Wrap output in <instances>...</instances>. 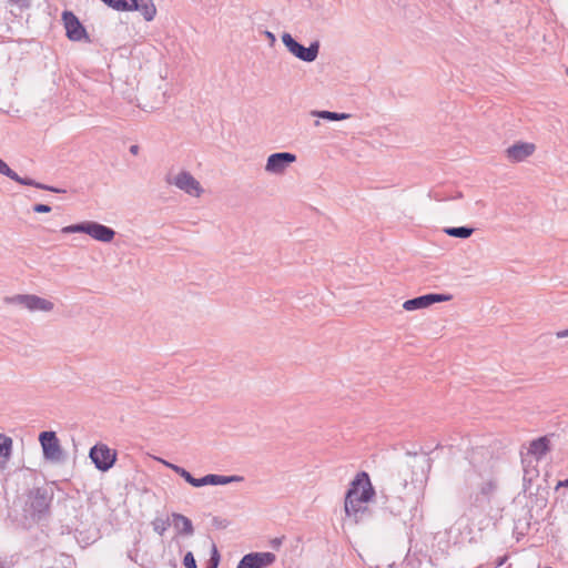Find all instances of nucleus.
<instances>
[{
	"label": "nucleus",
	"instance_id": "nucleus-2",
	"mask_svg": "<svg viewBox=\"0 0 568 568\" xmlns=\"http://www.w3.org/2000/svg\"><path fill=\"white\" fill-rule=\"evenodd\" d=\"M468 458L470 468L464 474L465 485H471L475 478L480 479L468 495L469 511L479 514L490 507L498 491L499 459L486 447L473 448Z\"/></svg>",
	"mask_w": 568,
	"mask_h": 568
},
{
	"label": "nucleus",
	"instance_id": "nucleus-38",
	"mask_svg": "<svg viewBox=\"0 0 568 568\" xmlns=\"http://www.w3.org/2000/svg\"><path fill=\"white\" fill-rule=\"evenodd\" d=\"M270 40H271V43H270V44H271V47H273V45H274V42H275V40H276V38H270Z\"/></svg>",
	"mask_w": 568,
	"mask_h": 568
},
{
	"label": "nucleus",
	"instance_id": "nucleus-26",
	"mask_svg": "<svg viewBox=\"0 0 568 568\" xmlns=\"http://www.w3.org/2000/svg\"><path fill=\"white\" fill-rule=\"evenodd\" d=\"M219 564H220V554H219L215 545H213L212 555H211V558L205 568H217Z\"/></svg>",
	"mask_w": 568,
	"mask_h": 568
},
{
	"label": "nucleus",
	"instance_id": "nucleus-3",
	"mask_svg": "<svg viewBox=\"0 0 568 568\" xmlns=\"http://www.w3.org/2000/svg\"><path fill=\"white\" fill-rule=\"evenodd\" d=\"M53 496V488L49 485L33 487L28 491L26 506L33 519L41 520L50 515Z\"/></svg>",
	"mask_w": 568,
	"mask_h": 568
},
{
	"label": "nucleus",
	"instance_id": "nucleus-33",
	"mask_svg": "<svg viewBox=\"0 0 568 568\" xmlns=\"http://www.w3.org/2000/svg\"><path fill=\"white\" fill-rule=\"evenodd\" d=\"M409 467H412V465L406 464V465L403 467V469H399V470H398V477H400L402 475H405L406 470H407Z\"/></svg>",
	"mask_w": 568,
	"mask_h": 568
},
{
	"label": "nucleus",
	"instance_id": "nucleus-17",
	"mask_svg": "<svg viewBox=\"0 0 568 568\" xmlns=\"http://www.w3.org/2000/svg\"><path fill=\"white\" fill-rule=\"evenodd\" d=\"M62 22L65 36H88L85 28L72 11L65 10L62 12Z\"/></svg>",
	"mask_w": 568,
	"mask_h": 568
},
{
	"label": "nucleus",
	"instance_id": "nucleus-37",
	"mask_svg": "<svg viewBox=\"0 0 568 568\" xmlns=\"http://www.w3.org/2000/svg\"><path fill=\"white\" fill-rule=\"evenodd\" d=\"M263 36L268 37V36H274V34L271 31L265 30L263 32Z\"/></svg>",
	"mask_w": 568,
	"mask_h": 568
},
{
	"label": "nucleus",
	"instance_id": "nucleus-24",
	"mask_svg": "<svg viewBox=\"0 0 568 568\" xmlns=\"http://www.w3.org/2000/svg\"><path fill=\"white\" fill-rule=\"evenodd\" d=\"M108 7L116 11H130L129 2L131 0H101Z\"/></svg>",
	"mask_w": 568,
	"mask_h": 568
},
{
	"label": "nucleus",
	"instance_id": "nucleus-39",
	"mask_svg": "<svg viewBox=\"0 0 568 568\" xmlns=\"http://www.w3.org/2000/svg\"><path fill=\"white\" fill-rule=\"evenodd\" d=\"M407 455H408V456H414V457H415V456H416V453H414V454H413V453L408 452V453H407Z\"/></svg>",
	"mask_w": 568,
	"mask_h": 568
},
{
	"label": "nucleus",
	"instance_id": "nucleus-12",
	"mask_svg": "<svg viewBox=\"0 0 568 568\" xmlns=\"http://www.w3.org/2000/svg\"><path fill=\"white\" fill-rule=\"evenodd\" d=\"M296 161V155L290 152L273 153L267 158L265 171L272 174H283Z\"/></svg>",
	"mask_w": 568,
	"mask_h": 568
},
{
	"label": "nucleus",
	"instance_id": "nucleus-42",
	"mask_svg": "<svg viewBox=\"0 0 568 568\" xmlns=\"http://www.w3.org/2000/svg\"><path fill=\"white\" fill-rule=\"evenodd\" d=\"M0 568H4V565L1 560H0Z\"/></svg>",
	"mask_w": 568,
	"mask_h": 568
},
{
	"label": "nucleus",
	"instance_id": "nucleus-7",
	"mask_svg": "<svg viewBox=\"0 0 568 568\" xmlns=\"http://www.w3.org/2000/svg\"><path fill=\"white\" fill-rule=\"evenodd\" d=\"M283 43L287 50L297 59L305 62H313L316 60L320 51V42L313 41L308 47L300 43L296 38H282Z\"/></svg>",
	"mask_w": 568,
	"mask_h": 568
},
{
	"label": "nucleus",
	"instance_id": "nucleus-28",
	"mask_svg": "<svg viewBox=\"0 0 568 568\" xmlns=\"http://www.w3.org/2000/svg\"><path fill=\"white\" fill-rule=\"evenodd\" d=\"M164 464H165V466L171 468L174 473H176L179 476L184 478V476H185V474L187 471L185 468H183L181 466H178V465H174V464H171V463H168V462H165Z\"/></svg>",
	"mask_w": 568,
	"mask_h": 568
},
{
	"label": "nucleus",
	"instance_id": "nucleus-4",
	"mask_svg": "<svg viewBox=\"0 0 568 568\" xmlns=\"http://www.w3.org/2000/svg\"><path fill=\"white\" fill-rule=\"evenodd\" d=\"M61 233H84L91 236L92 239L103 243L111 242L115 236V231L113 229L94 221H84L81 223L64 226L61 229Z\"/></svg>",
	"mask_w": 568,
	"mask_h": 568
},
{
	"label": "nucleus",
	"instance_id": "nucleus-11",
	"mask_svg": "<svg viewBox=\"0 0 568 568\" xmlns=\"http://www.w3.org/2000/svg\"><path fill=\"white\" fill-rule=\"evenodd\" d=\"M183 479L193 487H202L205 485H227L231 483H237L242 481L243 477L237 475L223 476L216 474H209L202 478H195L194 475H192L190 471H186Z\"/></svg>",
	"mask_w": 568,
	"mask_h": 568
},
{
	"label": "nucleus",
	"instance_id": "nucleus-29",
	"mask_svg": "<svg viewBox=\"0 0 568 568\" xmlns=\"http://www.w3.org/2000/svg\"><path fill=\"white\" fill-rule=\"evenodd\" d=\"M164 464H165V466L171 468L174 473H176L179 476L184 478V476H185V474L187 471L185 468H183L181 466H178V465H174V464H171V463H168V462H165Z\"/></svg>",
	"mask_w": 568,
	"mask_h": 568
},
{
	"label": "nucleus",
	"instance_id": "nucleus-40",
	"mask_svg": "<svg viewBox=\"0 0 568 568\" xmlns=\"http://www.w3.org/2000/svg\"><path fill=\"white\" fill-rule=\"evenodd\" d=\"M406 486H407V479H404L403 487H406Z\"/></svg>",
	"mask_w": 568,
	"mask_h": 568
},
{
	"label": "nucleus",
	"instance_id": "nucleus-19",
	"mask_svg": "<svg viewBox=\"0 0 568 568\" xmlns=\"http://www.w3.org/2000/svg\"><path fill=\"white\" fill-rule=\"evenodd\" d=\"M129 7L130 11H139L146 21L153 20L156 14L153 0H131Z\"/></svg>",
	"mask_w": 568,
	"mask_h": 568
},
{
	"label": "nucleus",
	"instance_id": "nucleus-8",
	"mask_svg": "<svg viewBox=\"0 0 568 568\" xmlns=\"http://www.w3.org/2000/svg\"><path fill=\"white\" fill-rule=\"evenodd\" d=\"M89 457L97 469L106 471L112 468L116 462V450L109 448L105 444L99 443L91 447Z\"/></svg>",
	"mask_w": 568,
	"mask_h": 568
},
{
	"label": "nucleus",
	"instance_id": "nucleus-35",
	"mask_svg": "<svg viewBox=\"0 0 568 568\" xmlns=\"http://www.w3.org/2000/svg\"><path fill=\"white\" fill-rule=\"evenodd\" d=\"M560 487H568V479H565V480H560L558 481L557 484V489L560 488Z\"/></svg>",
	"mask_w": 568,
	"mask_h": 568
},
{
	"label": "nucleus",
	"instance_id": "nucleus-6",
	"mask_svg": "<svg viewBox=\"0 0 568 568\" xmlns=\"http://www.w3.org/2000/svg\"><path fill=\"white\" fill-rule=\"evenodd\" d=\"M4 302L8 304H19L30 312H51L54 307V304L51 301L34 294H17L14 296L6 297Z\"/></svg>",
	"mask_w": 568,
	"mask_h": 568
},
{
	"label": "nucleus",
	"instance_id": "nucleus-15",
	"mask_svg": "<svg viewBox=\"0 0 568 568\" xmlns=\"http://www.w3.org/2000/svg\"><path fill=\"white\" fill-rule=\"evenodd\" d=\"M0 173L6 175L7 178L22 184V185H28V186H34L37 189H41V190H47V191H51V192H54V193H61V192H64L63 190L61 189H57V187H53V186H50V185H45V184H42V183H39L30 178H21L13 170H11L8 164L0 159Z\"/></svg>",
	"mask_w": 568,
	"mask_h": 568
},
{
	"label": "nucleus",
	"instance_id": "nucleus-18",
	"mask_svg": "<svg viewBox=\"0 0 568 568\" xmlns=\"http://www.w3.org/2000/svg\"><path fill=\"white\" fill-rule=\"evenodd\" d=\"M551 449L550 439L548 436H541L530 442L528 454L534 456L537 460H541Z\"/></svg>",
	"mask_w": 568,
	"mask_h": 568
},
{
	"label": "nucleus",
	"instance_id": "nucleus-31",
	"mask_svg": "<svg viewBox=\"0 0 568 568\" xmlns=\"http://www.w3.org/2000/svg\"><path fill=\"white\" fill-rule=\"evenodd\" d=\"M557 338L568 337V328L556 333Z\"/></svg>",
	"mask_w": 568,
	"mask_h": 568
},
{
	"label": "nucleus",
	"instance_id": "nucleus-9",
	"mask_svg": "<svg viewBox=\"0 0 568 568\" xmlns=\"http://www.w3.org/2000/svg\"><path fill=\"white\" fill-rule=\"evenodd\" d=\"M39 442L47 460L61 462L63 459V450L54 432L40 433Z\"/></svg>",
	"mask_w": 568,
	"mask_h": 568
},
{
	"label": "nucleus",
	"instance_id": "nucleus-1",
	"mask_svg": "<svg viewBox=\"0 0 568 568\" xmlns=\"http://www.w3.org/2000/svg\"><path fill=\"white\" fill-rule=\"evenodd\" d=\"M376 491L366 471H359L351 481L344 498L346 518L356 525L385 527L399 517L405 508L400 498L385 496L383 506L371 505Z\"/></svg>",
	"mask_w": 568,
	"mask_h": 568
},
{
	"label": "nucleus",
	"instance_id": "nucleus-22",
	"mask_svg": "<svg viewBox=\"0 0 568 568\" xmlns=\"http://www.w3.org/2000/svg\"><path fill=\"white\" fill-rule=\"evenodd\" d=\"M311 114L313 116H316V118H320L323 120H328V121H342V120H347L351 118L349 113H338V112L326 111V110H323V111L314 110L311 112Z\"/></svg>",
	"mask_w": 568,
	"mask_h": 568
},
{
	"label": "nucleus",
	"instance_id": "nucleus-10",
	"mask_svg": "<svg viewBox=\"0 0 568 568\" xmlns=\"http://www.w3.org/2000/svg\"><path fill=\"white\" fill-rule=\"evenodd\" d=\"M166 183L175 185L178 189L192 196L199 197L203 193V187L200 182L187 171L180 172L173 179L166 176Z\"/></svg>",
	"mask_w": 568,
	"mask_h": 568
},
{
	"label": "nucleus",
	"instance_id": "nucleus-20",
	"mask_svg": "<svg viewBox=\"0 0 568 568\" xmlns=\"http://www.w3.org/2000/svg\"><path fill=\"white\" fill-rule=\"evenodd\" d=\"M12 448L13 439L6 434H0V473L7 469L12 455Z\"/></svg>",
	"mask_w": 568,
	"mask_h": 568
},
{
	"label": "nucleus",
	"instance_id": "nucleus-43",
	"mask_svg": "<svg viewBox=\"0 0 568 568\" xmlns=\"http://www.w3.org/2000/svg\"><path fill=\"white\" fill-rule=\"evenodd\" d=\"M566 74H567V77H568V68L566 69Z\"/></svg>",
	"mask_w": 568,
	"mask_h": 568
},
{
	"label": "nucleus",
	"instance_id": "nucleus-34",
	"mask_svg": "<svg viewBox=\"0 0 568 568\" xmlns=\"http://www.w3.org/2000/svg\"><path fill=\"white\" fill-rule=\"evenodd\" d=\"M376 568H396L394 562H387L386 565H377Z\"/></svg>",
	"mask_w": 568,
	"mask_h": 568
},
{
	"label": "nucleus",
	"instance_id": "nucleus-36",
	"mask_svg": "<svg viewBox=\"0 0 568 568\" xmlns=\"http://www.w3.org/2000/svg\"><path fill=\"white\" fill-rule=\"evenodd\" d=\"M69 39L70 40H77V41L84 39L85 41L91 42V38H80V37H77V38H69Z\"/></svg>",
	"mask_w": 568,
	"mask_h": 568
},
{
	"label": "nucleus",
	"instance_id": "nucleus-13",
	"mask_svg": "<svg viewBox=\"0 0 568 568\" xmlns=\"http://www.w3.org/2000/svg\"><path fill=\"white\" fill-rule=\"evenodd\" d=\"M450 300L452 295L429 293L405 301L403 307L406 311H415L426 308L434 303L447 302Z\"/></svg>",
	"mask_w": 568,
	"mask_h": 568
},
{
	"label": "nucleus",
	"instance_id": "nucleus-23",
	"mask_svg": "<svg viewBox=\"0 0 568 568\" xmlns=\"http://www.w3.org/2000/svg\"><path fill=\"white\" fill-rule=\"evenodd\" d=\"M475 229L469 226H450L444 229V232L458 239H468L473 235Z\"/></svg>",
	"mask_w": 568,
	"mask_h": 568
},
{
	"label": "nucleus",
	"instance_id": "nucleus-5",
	"mask_svg": "<svg viewBox=\"0 0 568 568\" xmlns=\"http://www.w3.org/2000/svg\"><path fill=\"white\" fill-rule=\"evenodd\" d=\"M139 105L144 111H153L166 103V89L162 85H145L141 89Z\"/></svg>",
	"mask_w": 568,
	"mask_h": 568
},
{
	"label": "nucleus",
	"instance_id": "nucleus-30",
	"mask_svg": "<svg viewBox=\"0 0 568 568\" xmlns=\"http://www.w3.org/2000/svg\"><path fill=\"white\" fill-rule=\"evenodd\" d=\"M51 206H49L48 204L38 203L33 205V211L36 213H49L51 212Z\"/></svg>",
	"mask_w": 568,
	"mask_h": 568
},
{
	"label": "nucleus",
	"instance_id": "nucleus-32",
	"mask_svg": "<svg viewBox=\"0 0 568 568\" xmlns=\"http://www.w3.org/2000/svg\"><path fill=\"white\" fill-rule=\"evenodd\" d=\"M139 150H140V148L136 144H133V145L130 146V153L133 154V155H138Z\"/></svg>",
	"mask_w": 568,
	"mask_h": 568
},
{
	"label": "nucleus",
	"instance_id": "nucleus-14",
	"mask_svg": "<svg viewBox=\"0 0 568 568\" xmlns=\"http://www.w3.org/2000/svg\"><path fill=\"white\" fill-rule=\"evenodd\" d=\"M276 559L273 552H251L245 555L236 568H265Z\"/></svg>",
	"mask_w": 568,
	"mask_h": 568
},
{
	"label": "nucleus",
	"instance_id": "nucleus-16",
	"mask_svg": "<svg viewBox=\"0 0 568 568\" xmlns=\"http://www.w3.org/2000/svg\"><path fill=\"white\" fill-rule=\"evenodd\" d=\"M535 144L528 142H517L506 149V158L511 163H518L529 158L535 152Z\"/></svg>",
	"mask_w": 568,
	"mask_h": 568
},
{
	"label": "nucleus",
	"instance_id": "nucleus-25",
	"mask_svg": "<svg viewBox=\"0 0 568 568\" xmlns=\"http://www.w3.org/2000/svg\"><path fill=\"white\" fill-rule=\"evenodd\" d=\"M152 525H153L154 531H156L160 536H163L165 530L168 529V527L172 524H171L170 519L164 520V519L156 518L155 520H153Z\"/></svg>",
	"mask_w": 568,
	"mask_h": 568
},
{
	"label": "nucleus",
	"instance_id": "nucleus-41",
	"mask_svg": "<svg viewBox=\"0 0 568 568\" xmlns=\"http://www.w3.org/2000/svg\"><path fill=\"white\" fill-rule=\"evenodd\" d=\"M282 36H283V37H286V36H291V34H290V33H287V32H283V33H282Z\"/></svg>",
	"mask_w": 568,
	"mask_h": 568
},
{
	"label": "nucleus",
	"instance_id": "nucleus-27",
	"mask_svg": "<svg viewBox=\"0 0 568 568\" xmlns=\"http://www.w3.org/2000/svg\"><path fill=\"white\" fill-rule=\"evenodd\" d=\"M183 564L185 568H197L196 560L191 551L185 554Z\"/></svg>",
	"mask_w": 568,
	"mask_h": 568
},
{
	"label": "nucleus",
	"instance_id": "nucleus-21",
	"mask_svg": "<svg viewBox=\"0 0 568 568\" xmlns=\"http://www.w3.org/2000/svg\"><path fill=\"white\" fill-rule=\"evenodd\" d=\"M171 524L179 531V534L189 536L194 532L192 521L182 514L173 513L171 515Z\"/></svg>",
	"mask_w": 568,
	"mask_h": 568
}]
</instances>
